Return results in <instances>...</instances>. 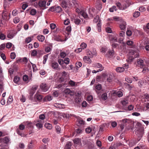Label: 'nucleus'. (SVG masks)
Returning a JSON list of instances; mask_svg holds the SVG:
<instances>
[{"instance_id":"nucleus-27","label":"nucleus","mask_w":149,"mask_h":149,"mask_svg":"<svg viewBox=\"0 0 149 149\" xmlns=\"http://www.w3.org/2000/svg\"><path fill=\"white\" fill-rule=\"evenodd\" d=\"M84 130V128H79L76 129V132L77 134H79L82 133L83 131Z\"/></svg>"},{"instance_id":"nucleus-26","label":"nucleus","mask_w":149,"mask_h":149,"mask_svg":"<svg viewBox=\"0 0 149 149\" xmlns=\"http://www.w3.org/2000/svg\"><path fill=\"white\" fill-rule=\"evenodd\" d=\"M80 14L85 18H87L88 17L87 14L83 10H81L80 12Z\"/></svg>"},{"instance_id":"nucleus-55","label":"nucleus","mask_w":149,"mask_h":149,"mask_svg":"<svg viewBox=\"0 0 149 149\" xmlns=\"http://www.w3.org/2000/svg\"><path fill=\"white\" fill-rule=\"evenodd\" d=\"M31 38L30 37H28L27 38L25 39V42L27 43H29L31 42Z\"/></svg>"},{"instance_id":"nucleus-56","label":"nucleus","mask_w":149,"mask_h":149,"mask_svg":"<svg viewBox=\"0 0 149 149\" xmlns=\"http://www.w3.org/2000/svg\"><path fill=\"white\" fill-rule=\"evenodd\" d=\"M69 84L71 86H74L75 85V83L72 80H70L69 82Z\"/></svg>"},{"instance_id":"nucleus-31","label":"nucleus","mask_w":149,"mask_h":149,"mask_svg":"<svg viewBox=\"0 0 149 149\" xmlns=\"http://www.w3.org/2000/svg\"><path fill=\"white\" fill-rule=\"evenodd\" d=\"M55 129L56 132L58 134L61 133V128L58 125H56L55 126Z\"/></svg>"},{"instance_id":"nucleus-58","label":"nucleus","mask_w":149,"mask_h":149,"mask_svg":"<svg viewBox=\"0 0 149 149\" xmlns=\"http://www.w3.org/2000/svg\"><path fill=\"white\" fill-rule=\"evenodd\" d=\"M76 67H77L78 68L82 66V64L81 62H77L76 63Z\"/></svg>"},{"instance_id":"nucleus-62","label":"nucleus","mask_w":149,"mask_h":149,"mask_svg":"<svg viewBox=\"0 0 149 149\" xmlns=\"http://www.w3.org/2000/svg\"><path fill=\"white\" fill-rule=\"evenodd\" d=\"M95 88L96 89L99 91L102 88L101 85L100 84H98L96 86Z\"/></svg>"},{"instance_id":"nucleus-43","label":"nucleus","mask_w":149,"mask_h":149,"mask_svg":"<svg viewBox=\"0 0 149 149\" xmlns=\"http://www.w3.org/2000/svg\"><path fill=\"white\" fill-rule=\"evenodd\" d=\"M37 52L36 50L34 49L32 51L31 53V55L33 56H35L37 54Z\"/></svg>"},{"instance_id":"nucleus-57","label":"nucleus","mask_w":149,"mask_h":149,"mask_svg":"<svg viewBox=\"0 0 149 149\" xmlns=\"http://www.w3.org/2000/svg\"><path fill=\"white\" fill-rule=\"evenodd\" d=\"M23 79L24 81H26L28 80V77L26 75H23Z\"/></svg>"},{"instance_id":"nucleus-13","label":"nucleus","mask_w":149,"mask_h":149,"mask_svg":"<svg viewBox=\"0 0 149 149\" xmlns=\"http://www.w3.org/2000/svg\"><path fill=\"white\" fill-rule=\"evenodd\" d=\"M95 4L97 8L99 10H100L102 8V4L100 1H97Z\"/></svg>"},{"instance_id":"nucleus-32","label":"nucleus","mask_w":149,"mask_h":149,"mask_svg":"<svg viewBox=\"0 0 149 149\" xmlns=\"http://www.w3.org/2000/svg\"><path fill=\"white\" fill-rule=\"evenodd\" d=\"M19 80L20 77H19L16 76L14 78L13 81L15 83L17 84L18 82L19 81Z\"/></svg>"},{"instance_id":"nucleus-14","label":"nucleus","mask_w":149,"mask_h":149,"mask_svg":"<svg viewBox=\"0 0 149 149\" xmlns=\"http://www.w3.org/2000/svg\"><path fill=\"white\" fill-rule=\"evenodd\" d=\"M96 52L95 50L93 51V53H92L91 51H89L87 52V55L88 56V57H89L90 58H92L93 56H95L96 55Z\"/></svg>"},{"instance_id":"nucleus-37","label":"nucleus","mask_w":149,"mask_h":149,"mask_svg":"<svg viewBox=\"0 0 149 149\" xmlns=\"http://www.w3.org/2000/svg\"><path fill=\"white\" fill-rule=\"evenodd\" d=\"M55 39L58 41H62V39L61 37L59 36H57L55 37Z\"/></svg>"},{"instance_id":"nucleus-16","label":"nucleus","mask_w":149,"mask_h":149,"mask_svg":"<svg viewBox=\"0 0 149 149\" xmlns=\"http://www.w3.org/2000/svg\"><path fill=\"white\" fill-rule=\"evenodd\" d=\"M126 24L125 21H123L120 25V28L122 30H125L126 27Z\"/></svg>"},{"instance_id":"nucleus-29","label":"nucleus","mask_w":149,"mask_h":149,"mask_svg":"<svg viewBox=\"0 0 149 149\" xmlns=\"http://www.w3.org/2000/svg\"><path fill=\"white\" fill-rule=\"evenodd\" d=\"M13 101V97L12 96L10 95L7 101V104H10Z\"/></svg>"},{"instance_id":"nucleus-40","label":"nucleus","mask_w":149,"mask_h":149,"mask_svg":"<svg viewBox=\"0 0 149 149\" xmlns=\"http://www.w3.org/2000/svg\"><path fill=\"white\" fill-rule=\"evenodd\" d=\"M140 15V13L138 11H136L133 14V16L134 17H137Z\"/></svg>"},{"instance_id":"nucleus-21","label":"nucleus","mask_w":149,"mask_h":149,"mask_svg":"<svg viewBox=\"0 0 149 149\" xmlns=\"http://www.w3.org/2000/svg\"><path fill=\"white\" fill-rule=\"evenodd\" d=\"M73 21L75 23V24L77 25H78L79 24H80L81 20L80 19L77 17L74 18L73 19Z\"/></svg>"},{"instance_id":"nucleus-4","label":"nucleus","mask_w":149,"mask_h":149,"mask_svg":"<svg viewBox=\"0 0 149 149\" xmlns=\"http://www.w3.org/2000/svg\"><path fill=\"white\" fill-rule=\"evenodd\" d=\"M85 123V121L81 118H79L77 119V125L79 127L84 128Z\"/></svg>"},{"instance_id":"nucleus-9","label":"nucleus","mask_w":149,"mask_h":149,"mask_svg":"<svg viewBox=\"0 0 149 149\" xmlns=\"http://www.w3.org/2000/svg\"><path fill=\"white\" fill-rule=\"evenodd\" d=\"M108 54H107V57L109 58H112L114 54V51L112 50H109L108 52Z\"/></svg>"},{"instance_id":"nucleus-54","label":"nucleus","mask_w":149,"mask_h":149,"mask_svg":"<svg viewBox=\"0 0 149 149\" xmlns=\"http://www.w3.org/2000/svg\"><path fill=\"white\" fill-rule=\"evenodd\" d=\"M6 36L3 33H0V39L3 40L5 38Z\"/></svg>"},{"instance_id":"nucleus-41","label":"nucleus","mask_w":149,"mask_h":149,"mask_svg":"<svg viewBox=\"0 0 149 149\" xmlns=\"http://www.w3.org/2000/svg\"><path fill=\"white\" fill-rule=\"evenodd\" d=\"M36 13V11L35 9H32L30 11V14L32 15H35Z\"/></svg>"},{"instance_id":"nucleus-1","label":"nucleus","mask_w":149,"mask_h":149,"mask_svg":"<svg viewBox=\"0 0 149 149\" xmlns=\"http://www.w3.org/2000/svg\"><path fill=\"white\" fill-rule=\"evenodd\" d=\"M10 13H8L6 10H4L2 14V18L3 20H1L0 23L5 25L7 21L10 18Z\"/></svg>"},{"instance_id":"nucleus-25","label":"nucleus","mask_w":149,"mask_h":149,"mask_svg":"<svg viewBox=\"0 0 149 149\" xmlns=\"http://www.w3.org/2000/svg\"><path fill=\"white\" fill-rule=\"evenodd\" d=\"M125 70V69L123 67H119L116 68V71L117 72H121Z\"/></svg>"},{"instance_id":"nucleus-34","label":"nucleus","mask_w":149,"mask_h":149,"mask_svg":"<svg viewBox=\"0 0 149 149\" xmlns=\"http://www.w3.org/2000/svg\"><path fill=\"white\" fill-rule=\"evenodd\" d=\"M81 101V97L79 96H77L75 99V102L78 103H79Z\"/></svg>"},{"instance_id":"nucleus-48","label":"nucleus","mask_w":149,"mask_h":149,"mask_svg":"<svg viewBox=\"0 0 149 149\" xmlns=\"http://www.w3.org/2000/svg\"><path fill=\"white\" fill-rule=\"evenodd\" d=\"M86 44L84 42L81 43L80 45L81 47L83 49L85 48L86 47Z\"/></svg>"},{"instance_id":"nucleus-51","label":"nucleus","mask_w":149,"mask_h":149,"mask_svg":"<svg viewBox=\"0 0 149 149\" xmlns=\"http://www.w3.org/2000/svg\"><path fill=\"white\" fill-rule=\"evenodd\" d=\"M6 47V45L5 44H2L0 45V50H2L4 49Z\"/></svg>"},{"instance_id":"nucleus-64","label":"nucleus","mask_w":149,"mask_h":149,"mask_svg":"<svg viewBox=\"0 0 149 149\" xmlns=\"http://www.w3.org/2000/svg\"><path fill=\"white\" fill-rule=\"evenodd\" d=\"M91 131H92V129L90 127H88L86 129V132L88 133H89L90 132H91Z\"/></svg>"},{"instance_id":"nucleus-11","label":"nucleus","mask_w":149,"mask_h":149,"mask_svg":"<svg viewBox=\"0 0 149 149\" xmlns=\"http://www.w3.org/2000/svg\"><path fill=\"white\" fill-rule=\"evenodd\" d=\"M83 60L85 62L90 64L91 62V60L89 57L88 56H85L83 57Z\"/></svg>"},{"instance_id":"nucleus-42","label":"nucleus","mask_w":149,"mask_h":149,"mask_svg":"<svg viewBox=\"0 0 149 149\" xmlns=\"http://www.w3.org/2000/svg\"><path fill=\"white\" fill-rule=\"evenodd\" d=\"M117 10V9L116 8V7L115 6H113L111 8H110L109 9V10L110 12H113L114 10L115 11H116Z\"/></svg>"},{"instance_id":"nucleus-50","label":"nucleus","mask_w":149,"mask_h":149,"mask_svg":"<svg viewBox=\"0 0 149 149\" xmlns=\"http://www.w3.org/2000/svg\"><path fill=\"white\" fill-rule=\"evenodd\" d=\"M99 19V15H97L94 18V19L93 20V22L94 23H97Z\"/></svg>"},{"instance_id":"nucleus-39","label":"nucleus","mask_w":149,"mask_h":149,"mask_svg":"<svg viewBox=\"0 0 149 149\" xmlns=\"http://www.w3.org/2000/svg\"><path fill=\"white\" fill-rule=\"evenodd\" d=\"M48 54H47L43 56V63L45 64L46 63V61L48 58Z\"/></svg>"},{"instance_id":"nucleus-10","label":"nucleus","mask_w":149,"mask_h":149,"mask_svg":"<svg viewBox=\"0 0 149 149\" xmlns=\"http://www.w3.org/2000/svg\"><path fill=\"white\" fill-rule=\"evenodd\" d=\"M38 86L37 85H35L33 86L30 92V94L32 95L35 92L36 90L38 88Z\"/></svg>"},{"instance_id":"nucleus-23","label":"nucleus","mask_w":149,"mask_h":149,"mask_svg":"<svg viewBox=\"0 0 149 149\" xmlns=\"http://www.w3.org/2000/svg\"><path fill=\"white\" fill-rule=\"evenodd\" d=\"M62 9L61 7L59 6H55V12L57 13H60Z\"/></svg>"},{"instance_id":"nucleus-20","label":"nucleus","mask_w":149,"mask_h":149,"mask_svg":"<svg viewBox=\"0 0 149 149\" xmlns=\"http://www.w3.org/2000/svg\"><path fill=\"white\" fill-rule=\"evenodd\" d=\"M137 63L140 65V67L142 68L144 65L143 61L142 59H139L138 60Z\"/></svg>"},{"instance_id":"nucleus-60","label":"nucleus","mask_w":149,"mask_h":149,"mask_svg":"<svg viewBox=\"0 0 149 149\" xmlns=\"http://www.w3.org/2000/svg\"><path fill=\"white\" fill-rule=\"evenodd\" d=\"M14 72V70L12 68H10L8 70V73L10 75L13 74Z\"/></svg>"},{"instance_id":"nucleus-52","label":"nucleus","mask_w":149,"mask_h":149,"mask_svg":"<svg viewBox=\"0 0 149 149\" xmlns=\"http://www.w3.org/2000/svg\"><path fill=\"white\" fill-rule=\"evenodd\" d=\"M12 46V44L10 42H7L6 45V47L7 48H10Z\"/></svg>"},{"instance_id":"nucleus-53","label":"nucleus","mask_w":149,"mask_h":149,"mask_svg":"<svg viewBox=\"0 0 149 149\" xmlns=\"http://www.w3.org/2000/svg\"><path fill=\"white\" fill-rule=\"evenodd\" d=\"M118 97H122L123 95V93L121 91H118L116 93Z\"/></svg>"},{"instance_id":"nucleus-3","label":"nucleus","mask_w":149,"mask_h":149,"mask_svg":"<svg viewBox=\"0 0 149 149\" xmlns=\"http://www.w3.org/2000/svg\"><path fill=\"white\" fill-rule=\"evenodd\" d=\"M25 126L22 124H20L19 126V129H17L16 130L17 133L18 135L22 137H25L26 136V135L22 133L20 130H23L24 129Z\"/></svg>"},{"instance_id":"nucleus-15","label":"nucleus","mask_w":149,"mask_h":149,"mask_svg":"<svg viewBox=\"0 0 149 149\" xmlns=\"http://www.w3.org/2000/svg\"><path fill=\"white\" fill-rule=\"evenodd\" d=\"M133 3L132 2H131L129 0H127L126 1V3L123 5V6H122V8H125V9H126L127 7H128L130 5L133 4Z\"/></svg>"},{"instance_id":"nucleus-19","label":"nucleus","mask_w":149,"mask_h":149,"mask_svg":"<svg viewBox=\"0 0 149 149\" xmlns=\"http://www.w3.org/2000/svg\"><path fill=\"white\" fill-rule=\"evenodd\" d=\"M72 144L70 142H67L64 149H71V146Z\"/></svg>"},{"instance_id":"nucleus-35","label":"nucleus","mask_w":149,"mask_h":149,"mask_svg":"<svg viewBox=\"0 0 149 149\" xmlns=\"http://www.w3.org/2000/svg\"><path fill=\"white\" fill-rule=\"evenodd\" d=\"M102 98L103 100H106L107 99L108 97L107 94L106 93H103L102 95Z\"/></svg>"},{"instance_id":"nucleus-59","label":"nucleus","mask_w":149,"mask_h":149,"mask_svg":"<svg viewBox=\"0 0 149 149\" xmlns=\"http://www.w3.org/2000/svg\"><path fill=\"white\" fill-rule=\"evenodd\" d=\"M55 6H53L50 8L48 9V11H51L52 12H55Z\"/></svg>"},{"instance_id":"nucleus-18","label":"nucleus","mask_w":149,"mask_h":149,"mask_svg":"<svg viewBox=\"0 0 149 149\" xmlns=\"http://www.w3.org/2000/svg\"><path fill=\"white\" fill-rule=\"evenodd\" d=\"M15 36L14 33L13 31H10L7 35V37L8 38L11 39L13 38Z\"/></svg>"},{"instance_id":"nucleus-28","label":"nucleus","mask_w":149,"mask_h":149,"mask_svg":"<svg viewBox=\"0 0 149 149\" xmlns=\"http://www.w3.org/2000/svg\"><path fill=\"white\" fill-rule=\"evenodd\" d=\"M10 138L9 137L6 136L3 139V141L6 143H8L10 141Z\"/></svg>"},{"instance_id":"nucleus-61","label":"nucleus","mask_w":149,"mask_h":149,"mask_svg":"<svg viewBox=\"0 0 149 149\" xmlns=\"http://www.w3.org/2000/svg\"><path fill=\"white\" fill-rule=\"evenodd\" d=\"M107 81L109 83L111 84L112 82V79L111 77L109 76L107 78Z\"/></svg>"},{"instance_id":"nucleus-46","label":"nucleus","mask_w":149,"mask_h":149,"mask_svg":"<svg viewBox=\"0 0 149 149\" xmlns=\"http://www.w3.org/2000/svg\"><path fill=\"white\" fill-rule=\"evenodd\" d=\"M16 57L15 54L14 52H12L10 55V57L11 59H14Z\"/></svg>"},{"instance_id":"nucleus-7","label":"nucleus","mask_w":149,"mask_h":149,"mask_svg":"<svg viewBox=\"0 0 149 149\" xmlns=\"http://www.w3.org/2000/svg\"><path fill=\"white\" fill-rule=\"evenodd\" d=\"M51 66L52 68L55 70H58L60 68L58 67V63L56 62H54L52 63Z\"/></svg>"},{"instance_id":"nucleus-44","label":"nucleus","mask_w":149,"mask_h":149,"mask_svg":"<svg viewBox=\"0 0 149 149\" xmlns=\"http://www.w3.org/2000/svg\"><path fill=\"white\" fill-rule=\"evenodd\" d=\"M45 51L46 52L49 53L52 50V49L49 47L47 46L45 48Z\"/></svg>"},{"instance_id":"nucleus-63","label":"nucleus","mask_w":149,"mask_h":149,"mask_svg":"<svg viewBox=\"0 0 149 149\" xmlns=\"http://www.w3.org/2000/svg\"><path fill=\"white\" fill-rule=\"evenodd\" d=\"M134 106L132 105H129L127 107L128 110L129 111L132 110L134 109Z\"/></svg>"},{"instance_id":"nucleus-24","label":"nucleus","mask_w":149,"mask_h":149,"mask_svg":"<svg viewBox=\"0 0 149 149\" xmlns=\"http://www.w3.org/2000/svg\"><path fill=\"white\" fill-rule=\"evenodd\" d=\"M45 126L47 129L49 130H51L52 128V125L49 123H46L45 125Z\"/></svg>"},{"instance_id":"nucleus-36","label":"nucleus","mask_w":149,"mask_h":149,"mask_svg":"<svg viewBox=\"0 0 149 149\" xmlns=\"http://www.w3.org/2000/svg\"><path fill=\"white\" fill-rule=\"evenodd\" d=\"M66 30L67 31V33L68 35H69L71 31V27L70 26H68L66 27Z\"/></svg>"},{"instance_id":"nucleus-30","label":"nucleus","mask_w":149,"mask_h":149,"mask_svg":"<svg viewBox=\"0 0 149 149\" xmlns=\"http://www.w3.org/2000/svg\"><path fill=\"white\" fill-rule=\"evenodd\" d=\"M116 4L117 7H118V8L120 10H124L125 9V8H126V7H125H125L124 8H122V6H121V4L119 2L116 3Z\"/></svg>"},{"instance_id":"nucleus-22","label":"nucleus","mask_w":149,"mask_h":149,"mask_svg":"<svg viewBox=\"0 0 149 149\" xmlns=\"http://www.w3.org/2000/svg\"><path fill=\"white\" fill-rule=\"evenodd\" d=\"M109 39L111 42H117V38L115 36H110L109 37Z\"/></svg>"},{"instance_id":"nucleus-38","label":"nucleus","mask_w":149,"mask_h":149,"mask_svg":"<svg viewBox=\"0 0 149 149\" xmlns=\"http://www.w3.org/2000/svg\"><path fill=\"white\" fill-rule=\"evenodd\" d=\"M63 60V63L66 64H68L70 62V59L68 58H65Z\"/></svg>"},{"instance_id":"nucleus-33","label":"nucleus","mask_w":149,"mask_h":149,"mask_svg":"<svg viewBox=\"0 0 149 149\" xmlns=\"http://www.w3.org/2000/svg\"><path fill=\"white\" fill-rule=\"evenodd\" d=\"M131 53L132 54V55L135 54V58L139 56V54L137 53L134 50H131Z\"/></svg>"},{"instance_id":"nucleus-49","label":"nucleus","mask_w":149,"mask_h":149,"mask_svg":"<svg viewBox=\"0 0 149 149\" xmlns=\"http://www.w3.org/2000/svg\"><path fill=\"white\" fill-rule=\"evenodd\" d=\"M19 19L18 17H15L13 19V22L15 23L16 24L19 21Z\"/></svg>"},{"instance_id":"nucleus-47","label":"nucleus","mask_w":149,"mask_h":149,"mask_svg":"<svg viewBox=\"0 0 149 149\" xmlns=\"http://www.w3.org/2000/svg\"><path fill=\"white\" fill-rule=\"evenodd\" d=\"M50 26L51 30L54 29L56 26V25L54 23H51L50 24Z\"/></svg>"},{"instance_id":"nucleus-45","label":"nucleus","mask_w":149,"mask_h":149,"mask_svg":"<svg viewBox=\"0 0 149 149\" xmlns=\"http://www.w3.org/2000/svg\"><path fill=\"white\" fill-rule=\"evenodd\" d=\"M73 141L75 144H78L80 142V140L78 138H77L74 139Z\"/></svg>"},{"instance_id":"nucleus-12","label":"nucleus","mask_w":149,"mask_h":149,"mask_svg":"<svg viewBox=\"0 0 149 149\" xmlns=\"http://www.w3.org/2000/svg\"><path fill=\"white\" fill-rule=\"evenodd\" d=\"M96 68H100L98 70V71H102L104 68V67L102 66V65L100 63H95L94 64Z\"/></svg>"},{"instance_id":"nucleus-17","label":"nucleus","mask_w":149,"mask_h":149,"mask_svg":"<svg viewBox=\"0 0 149 149\" xmlns=\"http://www.w3.org/2000/svg\"><path fill=\"white\" fill-rule=\"evenodd\" d=\"M38 40L40 42H43L45 39V37L42 35H39L37 36Z\"/></svg>"},{"instance_id":"nucleus-2","label":"nucleus","mask_w":149,"mask_h":149,"mask_svg":"<svg viewBox=\"0 0 149 149\" xmlns=\"http://www.w3.org/2000/svg\"><path fill=\"white\" fill-rule=\"evenodd\" d=\"M46 1L45 0H41L38 2L37 6L42 10L46 9L47 7L46 6Z\"/></svg>"},{"instance_id":"nucleus-6","label":"nucleus","mask_w":149,"mask_h":149,"mask_svg":"<svg viewBox=\"0 0 149 149\" xmlns=\"http://www.w3.org/2000/svg\"><path fill=\"white\" fill-rule=\"evenodd\" d=\"M40 88L42 91L44 92L47 91L49 89L47 84L45 83H42L41 84Z\"/></svg>"},{"instance_id":"nucleus-8","label":"nucleus","mask_w":149,"mask_h":149,"mask_svg":"<svg viewBox=\"0 0 149 149\" xmlns=\"http://www.w3.org/2000/svg\"><path fill=\"white\" fill-rule=\"evenodd\" d=\"M42 98L43 97L41 95L37 93H36L34 96L35 100L38 101H41Z\"/></svg>"},{"instance_id":"nucleus-5","label":"nucleus","mask_w":149,"mask_h":149,"mask_svg":"<svg viewBox=\"0 0 149 149\" xmlns=\"http://www.w3.org/2000/svg\"><path fill=\"white\" fill-rule=\"evenodd\" d=\"M144 128L142 127H140L139 129L136 132V134L138 135V136L142 137L144 133Z\"/></svg>"}]
</instances>
